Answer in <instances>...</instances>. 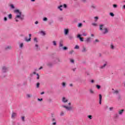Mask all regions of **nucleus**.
<instances>
[{"label": "nucleus", "instance_id": "1", "mask_svg": "<svg viewBox=\"0 0 125 125\" xmlns=\"http://www.w3.org/2000/svg\"><path fill=\"white\" fill-rule=\"evenodd\" d=\"M14 13L16 14L15 18L16 22H19V20L23 21L25 19V15L22 14V12L18 9L14 10Z\"/></svg>", "mask_w": 125, "mask_h": 125}, {"label": "nucleus", "instance_id": "2", "mask_svg": "<svg viewBox=\"0 0 125 125\" xmlns=\"http://www.w3.org/2000/svg\"><path fill=\"white\" fill-rule=\"evenodd\" d=\"M100 31H101L103 35H107L109 33L110 29L107 27H104V24L100 25Z\"/></svg>", "mask_w": 125, "mask_h": 125}, {"label": "nucleus", "instance_id": "3", "mask_svg": "<svg viewBox=\"0 0 125 125\" xmlns=\"http://www.w3.org/2000/svg\"><path fill=\"white\" fill-rule=\"evenodd\" d=\"M68 105H66L65 104H62V108H64V109H65V110H66V111H72V110H73V107L72 106H71V103H69L68 104Z\"/></svg>", "mask_w": 125, "mask_h": 125}, {"label": "nucleus", "instance_id": "4", "mask_svg": "<svg viewBox=\"0 0 125 125\" xmlns=\"http://www.w3.org/2000/svg\"><path fill=\"white\" fill-rule=\"evenodd\" d=\"M107 65H108V62L104 61V64L99 66V69L100 70H104V69L106 68V66H107Z\"/></svg>", "mask_w": 125, "mask_h": 125}, {"label": "nucleus", "instance_id": "5", "mask_svg": "<svg viewBox=\"0 0 125 125\" xmlns=\"http://www.w3.org/2000/svg\"><path fill=\"white\" fill-rule=\"evenodd\" d=\"M87 52V48H86V46L83 45L81 49V52H82V53H86Z\"/></svg>", "mask_w": 125, "mask_h": 125}, {"label": "nucleus", "instance_id": "6", "mask_svg": "<svg viewBox=\"0 0 125 125\" xmlns=\"http://www.w3.org/2000/svg\"><path fill=\"white\" fill-rule=\"evenodd\" d=\"M8 71V68L6 66H3L2 68V73H6Z\"/></svg>", "mask_w": 125, "mask_h": 125}, {"label": "nucleus", "instance_id": "7", "mask_svg": "<svg viewBox=\"0 0 125 125\" xmlns=\"http://www.w3.org/2000/svg\"><path fill=\"white\" fill-rule=\"evenodd\" d=\"M16 117H17V113L15 112H12L11 114V119H12V120H14Z\"/></svg>", "mask_w": 125, "mask_h": 125}, {"label": "nucleus", "instance_id": "8", "mask_svg": "<svg viewBox=\"0 0 125 125\" xmlns=\"http://www.w3.org/2000/svg\"><path fill=\"white\" fill-rule=\"evenodd\" d=\"M62 103H67L68 102V99L65 97H63L62 99Z\"/></svg>", "mask_w": 125, "mask_h": 125}, {"label": "nucleus", "instance_id": "9", "mask_svg": "<svg viewBox=\"0 0 125 125\" xmlns=\"http://www.w3.org/2000/svg\"><path fill=\"white\" fill-rule=\"evenodd\" d=\"M51 122H52V125H57V123L56 122V119L55 118H52Z\"/></svg>", "mask_w": 125, "mask_h": 125}, {"label": "nucleus", "instance_id": "10", "mask_svg": "<svg viewBox=\"0 0 125 125\" xmlns=\"http://www.w3.org/2000/svg\"><path fill=\"white\" fill-rule=\"evenodd\" d=\"M59 62H60V60L59 58H57L53 61V64H57V63H59Z\"/></svg>", "mask_w": 125, "mask_h": 125}, {"label": "nucleus", "instance_id": "11", "mask_svg": "<svg viewBox=\"0 0 125 125\" xmlns=\"http://www.w3.org/2000/svg\"><path fill=\"white\" fill-rule=\"evenodd\" d=\"M124 112H125V109H122L118 111V114L119 115H120L121 116H122V115L124 114Z\"/></svg>", "mask_w": 125, "mask_h": 125}, {"label": "nucleus", "instance_id": "12", "mask_svg": "<svg viewBox=\"0 0 125 125\" xmlns=\"http://www.w3.org/2000/svg\"><path fill=\"white\" fill-rule=\"evenodd\" d=\"M102 104V95L99 94V104L101 105Z\"/></svg>", "mask_w": 125, "mask_h": 125}, {"label": "nucleus", "instance_id": "13", "mask_svg": "<svg viewBox=\"0 0 125 125\" xmlns=\"http://www.w3.org/2000/svg\"><path fill=\"white\" fill-rule=\"evenodd\" d=\"M85 42L86 43H88L89 42H91V38L89 37L87 38L85 40Z\"/></svg>", "mask_w": 125, "mask_h": 125}, {"label": "nucleus", "instance_id": "14", "mask_svg": "<svg viewBox=\"0 0 125 125\" xmlns=\"http://www.w3.org/2000/svg\"><path fill=\"white\" fill-rule=\"evenodd\" d=\"M64 34L65 36H67L69 34V30L68 29H64Z\"/></svg>", "mask_w": 125, "mask_h": 125}, {"label": "nucleus", "instance_id": "15", "mask_svg": "<svg viewBox=\"0 0 125 125\" xmlns=\"http://www.w3.org/2000/svg\"><path fill=\"white\" fill-rule=\"evenodd\" d=\"M112 93L113 94H119V91L118 90H115L114 88H112Z\"/></svg>", "mask_w": 125, "mask_h": 125}, {"label": "nucleus", "instance_id": "16", "mask_svg": "<svg viewBox=\"0 0 125 125\" xmlns=\"http://www.w3.org/2000/svg\"><path fill=\"white\" fill-rule=\"evenodd\" d=\"M53 63L51 62H48L46 63L47 66H48V67H52V66H53Z\"/></svg>", "mask_w": 125, "mask_h": 125}, {"label": "nucleus", "instance_id": "17", "mask_svg": "<svg viewBox=\"0 0 125 125\" xmlns=\"http://www.w3.org/2000/svg\"><path fill=\"white\" fill-rule=\"evenodd\" d=\"M81 36L80 34H78L77 36V38H78V39H80V40L81 42H83V38L81 37Z\"/></svg>", "mask_w": 125, "mask_h": 125}, {"label": "nucleus", "instance_id": "18", "mask_svg": "<svg viewBox=\"0 0 125 125\" xmlns=\"http://www.w3.org/2000/svg\"><path fill=\"white\" fill-rule=\"evenodd\" d=\"M110 49H112V50H114L115 49V46L114 44H113V43H111L110 45Z\"/></svg>", "mask_w": 125, "mask_h": 125}, {"label": "nucleus", "instance_id": "19", "mask_svg": "<svg viewBox=\"0 0 125 125\" xmlns=\"http://www.w3.org/2000/svg\"><path fill=\"white\" fill-rule=\"evenodd\" d=\"M89 92L90 94H94V93H95L94 90H93V89H92V88L89 89Z\"/></svg>", "mask_w": 125, "mask_h": 125}, {"label": "nucleus", "instance_id": "20", "mask_svg": "<svg viewBox=\"0 0 125 125\" xmlns=\"http://www.w3.org/2000/svg\"><path fill=\"white\" fill-rule=\"evenodd\" d=\"M65 114H66V113H65L64 111H61V112H60V116L61 117H64V115H65Z\"/></svg>", "mask_w": 125, "mask_h": 125}, {"label": "nucleus", "instance_id": "21", "mask_svg": "<svg viewBox=\"0 0 125 125\" xmlns=\"http://www.w3.org/2000/svg\"><path fill=\"white\" fill-rule=\"evenodd\" d=\"M59 47H63V41H61L59 42Z\"/></svg>", "mask_w": 125, "mask_h": 125}, {"label": "nucleus", "instance_id": "22", "mask_svg": "<svg viewBox=\"0 0 125 125\" xmlns=\"http://www.w3.org/2000/svg\"><path fill=\"white\" fill-rule=\"evenodd\" d=\"M23 46H24V44L23 43V42H21L19 43V47L20 48H23Z\"/></svg>", "mask_w": 125, "mask_h": 125}, {"label": "nucleus", "instance_id": "23", "mask_svg": "<svg viewBox=\"0 0 125 125\" xmlns=\"http://www.w3.org/2000/svg\"><path fill=\"white\" fill-rule=\"evenodd\" d=\"M62 87H66V86L67 85V84H66V83L65 82H62Z\"/></svg>", "mask_w": 125, "mask_h": 125}, {"label": "nucleus", "instance_id": "24", "mask_svg": "<svg viewBox=\"0 0 125 125\" xmlns=\"http://www.w3.org/2000/svg\"><path fill=\"white\" fill-rule=\"evenodd\" d=\"M24 41H25V42H30L31 41V38H29V39H28L27 38V37H25Z\"/></svg>", "mask_w": 125, "mask_h": 125}, {"label": "nucleus", "instance_id": "25", "mask_svg": "<svg viewBox=\"0 0 125 125\" xmlns=\"http://www.w3.org/2000/svg\"><path fill=\"white\" fill-rule=\"evenodd\" d=\"M62 7H63V5H61L59 6L58 7V9H60V10L61 11H62V10H63V9H62V8H61Z\"/></svg>", "mask_w": 125, "mask_h": 125}, {"label": "nucleus", "instance_id": "26", "mask_svg": "<svg viewBox=\"0 0 125 125\" xmlns=\"http://www.w3.org/2000/svg\"><path fill=\"white\" fill-rule=\"evenodd\" d=\"M69 61H70V62H71L72 63V64L75 63V60H74V59H70Z\"/></svg>", "mask_w": 125, "mask_h": 125}, {"label": "nucleus", "instance_id": "27", "mask_svg": "<svg viewBox=\"0 0 125 125\" xmlns=\"http://www.w3.org/2000/svg\"><path fill=\"white\" fill-rule=\"evenodd\" d=\"M32 94H26L27 98H31V97H32Z\"/></svg>", "mask_w": 125, "mask_h": 125}, {"label": "nucleus", "instance_id": "28", "mask_svg": "<svg viewBox=\"0 0 125 125\" xmlns=\"http://www.w3.org/2000/svg\"><path fill=\"white\" fill-rule=\"evenodd\" d=\"M40 34H41L42 36H45V32L43 31H40Z\"/></svg>", "mask_w": 125, "mask_h": 125}, {"label": "nucleus", "instance_id": "29", "mask_svg": "<svg viewBox=\"0 0 125 125\" xmlns=\"http://www.w3.org/2000/svg\"><path fill=\"white\" fill-rule=\"evenodd\" d=\"M78 28H82V27H83V23H78Z\"/></svg>", "mask_w": 125, "mask_h": 125}, {"label": "nucleus", "instance_id": "30", "mask_svg": "<svg viewBox=\"0 0 125 125\" xmlns=\"http://www.w3.org/2000/svg\"><path fill=\"white\" fill-rule=\"evenodd\" d=\"M12 47L11 46H7L6 48L5 49H12Z\"/></svg>", "mask_w": 125, "mask_h": 125}, {"label": "nucleus", "instance_id": "31", "mask_svg": "<svg viewBox=\"0 0 125 125\" xmlns=\"http://www.w3.org/2000/svg\"><path fill=\"white\" fill-rule=\"evenodd\" d=\"M53 45H54V46H56V45H57L56 41H53Z\"/></svg>", "mask_w": 125, "mask_h": 125}, {"label": "nucleus", "instance_id": "32", "mask_svg": "<svg viewBox=\"0 0 125 125\" xmlns=\"http://www.w3.org/2000/svg\"><path fill=\"white\" fill-rule=\"evenodd\" d=\"M35 49L36 50H38V49H39V45H38V44H35Z\"/></svg>", "mask_w": 125, "mask_h": 125}, {"label": "nucleus", "instance_id": "33", "mask_svg": "<svg viewBox=\"0 0 125 125\" xmlns=\"http://www.w3.org/2000/svg\"><path fill=\"white\" fill-rule=\"evenodd\" d=\"M8 17L9 19H12V15L11 14H10L8 15Z\"/></svg>", "mask_w": 125, "mask_h": 125}, {"label": "nucleus", "instance_id": "34", "mask_svg": "<svg viewBox=\"0 0 125 125\" xmlns=\"http://www.w3.org/2000/svg\"><path fill=\"white\" fill-rule=\"evenodd\" d=\"M10 6L11 8H12V9H14V8H15V7L14 6V4H11Z\"/></svg>", "mask_w": 125, "mask_h": 125}, {"label": "nucleus", "instance_id": "35", "mask_svg": "<svg viewBox=\"0 0 125 125\" xmlns=\"http://www.w3.org/2000/svg\"><path fill=\"white\" fill-rule=\"evenodd\" d=\"M96 42H99V40H98V39H96V40L93 42V43H96Z\"/></svg>", "mask_w": 125, "mask_h": 125}, {"label": "nucleus", "instance_id": "36", "mask_svg": "<svg viewBox=\"0 0 125 125\" xmlns=\"http://www.w3.org/2000/svg\"><path fill=\"white\" fill-rule=\"evenodd\" d=\"M79 48L80 46L78 45H76L74 47V49H79Z\"/></svg>", "mask_w": 125, "mask_h": 125}, {"label": "nucleus", "instance_id": "37", "mask_svg": "<svg viewBox=\"0 0 125 125\" xmlns=\"http://www.w3.org/2000/svg\"><path fill=\"white\" fill-rule=\"evenodd\" d=\"M113 8H118V5L114 4L113 5Z\"/></svg>", "mask_w": 125, "mask_h": 125}, {"label": "nucleus", "instance_id": "38", "mask_svg": "<svg viewBox=\"0 0 125 125\" xmlns=\"http://www.w3.org/2000/svg\"><path fill=\"white\" fill-rule=\"evenodd\" d=\"M92 26H94V27L97 26V23H95V22H94V23H92Z\"/></svg>", "mask_w": 125, "mask_h": 125}, {"label": "nucleus", "instance_id": "39", "mask_svg": "<svg viewBox=\"0 0 125 125\" xmlns=\"http://www.w3.org/2000/svg\"><path fill=\"white\" fill-rule=\"evenodd\" d=\"M98 17H95L94 19H95V22H97V20H98Z\"/></svg>", "mask_w": 125, "mask_h": 125}, {"label": "nucleus", "instance_id": "40", "mask_svg": "<svg viewBox=\"0 0 125 125\" xmlns=\"http://www.w3.org/2000/svg\"><path fill=\"white\" fill-rule=\"evenodd\" d=\"M91 8H93V9H95V8H96V6L94 5H92L91 6Z\"/></svg>", "mask_w": 125, "mask_h": 125}, {"label": "nucleus", "instance_id": "41", "mask_svg": "<svg viewBox=\"0 0 125 125\" xmlns=\"http://www.w3.org/2000/svg\"><path fill=\"white\" fill-rule=\"evenodd\" d=\"M96 86L98 89H100V88H101V86L99 85H96Z\"/></svg>", "mask_w": 125, "mask_h": 125}, {"label": "nucleus", "instance_id": "42", "mask_svg": "<svg viewBox=\"0 0 125 125\" xmlns=\"http://www.w3.org/2000/svg\"><path fill=\"white\" fill-rule=\"evenodd\" d=\"M21 121H22L23 122H25V117L22 116L21 117Z\"/></svg>", "mask_w": 125, "mask_h": 125}, {"label": "nucleus", "instance_id": "43", "mask_svg": "<svg viewBox=\"0 0 125 125\" xmlns=\"http://www.w3.org/2000/svg\"><path fill=\"white\" fill-rule=\"evenodd\" d=\"M114 118H119V114H115L114 115Z\"/></svg>", "mask_w": 125, "mask_h": 125}, {"label": "nucleus", "instance_id": "44", "mask_svg": "<svg viewBox=\"0 0 125 125\" xmlns=\"http://www.w3.org/2000/svg\"><path fill=\"white\" fill-rule=\"evenodd\" d=\"M40 84H41L40 83H37V85H36L37 88H39V87H40Z\"/></svg>", "mask_w": 125, "mask_h": 125}, {"label": "nucleus", "instance_id": "45", "mask_svg": "<svg viewBox=\"0 0 125 125\" xmlns=\"http://www.w3.org/2000/svg\"><path fill=\"white\" fill-rule=\"evenodd\" d=\"M62 5V7H64V8H67V4H64L63 5Z\"/></svg>", "mask_w": 125, "mask_h": 125}, {"label": "nucleus", "instance_id": "46", "mask_svg": "<svg viewBox=\"0 0 125 125\" xmlns=\"http://www.w3.org/2000/svg\"><path fill=\"white\" fill-rule=\"evenodd\" d=\"M88 118L90 119V120H92V116L91 115H88Z\"/></svg>", "mask_w": 125, "mask_h": 125}, {"label": "nucleus", "instance_id": "47", "mask_svg": "<svg viewBox=\"0 0 125 125\" xmlns=\"http://www.w3.org/2000/svg\"><path fill=\"white\" fill-rule=\"evenodd\" d=\"M36 73L35 72H33V73H31V74H30V76H31V77H33V76L34 75H36Z\"/></svg>", "mask_w": 125, "mask_h": 125}, {"label": "nucleus", "instance_id": "48", "mask_svg": "<svg viewBox=\"0 0 125 125\" xmlns=\"http://www.w3.org/2000/svg\"><path fill=\"white\" fill-rule=\"evenodd\" d=\"M69 54H73L74 53V50H72L69 52Z\"/></svg>", "mask_w": 125, "mask_h": 125}, {"label": "nucleus", "instance_id": "49", "mask_svg": "<svg viewBox=\"0 0 125 125\" xmlns=\"http://www.w3.org/2000/svg\"><path fill=\"white\" fill-rule=\"evenodd\" d=\"M83 36L84 37H86V36H87V34L86 33H83Z\"/></svg>", "mask_w": 125, "mask_h": 125}, {"label": "nucleus", "instance_id": "50", "mask_svg": "<svg viewBox=\"0 0 125 125\" xmlns=\"http://www.w3.org/2000/svg\"><path fill=\"white\" fill-rule=\"evenodd\" d=\"M62 49H63V50H67V49H68V47H63L62 48Z\"/></svg>", "mask_w": 125, "mask_h": 125}, {"label": "nucleus", "instance_id": "51", "mask_svg": "<svg viewBox=\"0 0 125 125\" xmlns=\"http://www.w3.org/2000/svg\"><path fill=\"white\" fill-rule=\"evenodd\" d=\"M37 79L39 80L40 79V75H39L38 73L37 74Z\"/></svg>", "mask_w": 125, "mask_h": 125}, {"label": "nucleus", "instance_id": "52", "mask_svg": "<svg viewBox=\"0 0 125 125\" xmlns=\"http://www.w3.org/2000/svg\"><path fill=\"white\" fill-rule=\"evenodd\" d=\"M110 16H112V17H113V16H114L115 15H114V13H110Z\"/></svg>", "mask_w": 125, "mask_h": 125}, {"label": "nucleus", "instance_id": "53", "mask_svg": "<svg viewBox=\"0 0 125 125\" xmlns=\"http://www.w3.org/2000/svg\"><path fill=\"white\" fill-rule=\"evenodd\" d=\"M38 101H40V102L42 101V98H41V99L38 98Z\"/></svg>", "mask_w": 125, "mask_h": 125}, {"label": "nucleus", "instance_id": "54", "mask_svg": "<svg viewBox=\"0 0 125 125\" xmlns=\"http://www.w3.org/2000/svg\"><path fill=\"white\" fill-rule=\"evenodd\" d=\"M47 21V18H44L43 19V21Z\"/></svg>", "mask_w": 125, "mask_h": 125}, {"label": "nucleus", "instance_id": "55", "mask_svg": "<svg viewBox=\"0 0 125 125\" xmlns=\"http://www.w3.org/2000/svg\"><path fill=\"white\" fill-rule=\"evenodd\" d=\"M81 1L84 3H85V2H86V0H81Z\"/></svg>", "mask_w": 125, "mask_h": 125}, {"label": "nucleus", "instance_id": "56", "mask_svg": "<svg viewBox=\"0 0 125 125\" xmlns=\"http://www.w3.org/2000/svg\"><path fill=\"white\" fill-rule=\"evenodd\" d=\"M34 41L36 42H38V39L37 38H34Z\"/></svg>", "mask_w": 125, "mask_h": 125}, {"label": "nucleus", "instance_id": "57", "mask_svg": "<svg viewBox=\"0 0 125 125\" xmlns=\"http://www.w3.org/2000/svg\"><path fill=\"white\" fill-rule=\"evenodd\" d=\"M114 109V107H111L109 108V111H113V109Z\"/></svg>", "mask_w": 125, "mask_h": 125}, {"label": "nucleus", "instance_id": "58", "mask_svg": "<svg viewBox=\"0 0 125 125\" xmlns=\"http://www.w3.org/2000/svg\"><path fill=\"white\" fill-rule=\"evenodd\" d=\"M69 40H73V37L72 36H69Z\"/></svg>", "mask_w": 125, "mask_h": 125}, {"label": "nucleus", "instance_id": "59", "mask_svg": "<svg viewBox=\"0 0 125 125\" xmlns=\"http://www.w3.org/2000/svg\"><path fill=\"white\" fill-rule=\"evenodd\" d=\"M4 21H7V18L6 17L4 18Z\"/></svg>", "mask_w": 125, "mask_h": 125}, {"label": "nucleus", "instance_id": "60", "mask_svg": "<svg viewBox=\"0 0 125 125\" xmlns=\"http://www.w3.org/2000/svg\"><path fill=\"white\" fill-rule=\"evenodd\" d=\"M76 70H77L76 68H74L72 69V71H73V72H75L76 71Z\"/></svg>", "mask_w": 125, "mask_h": 125}, {"label": "nucleus", "instance_id": "61", "mask_svg": "<svg viewBox=\"0 0 125 125\" xmlns=\"http://www.w3.org/2000/svg\"><path fill=\"white\" fill-rule=\"evenodd\" d=\"M42 66H41L39 68V70H42Z\"/></svg>", "mask_w": 125, "mask_h": 125}, {"label": "nucleus", "instance_id": "62", "mask_svg": "<svg viewBox=\"0 0 125 125\" xmlns=\"http://www.w3.org/2000/svg\"><path fill=\"white\" fill-rule=\"evenodd\" d=\"M91 83H94V80H92L91 81Z\"/></svg>", "mask_w": 125, "mask_h": 125}, {"label": "nucleus", "instance_id": "63", "mask_svg": "<svg viewBox=\"0 0 125 125\" xmlns=\"http://www.w3.org/2000/svg\"><path fill=\"white\" fill-rule=\"evenodd\" d=\"M69 86H71V87H73V84L72 83L70 84Z\"/></svg>", "mask_w": 125, "mask_h": 125}, {"label": "nucleus", "instance_id": "64", "mask_svg": "<svg viewBox=\"0 0 125 125\" xmlns=\"http://www.w3.org/2000/svg\"><path fill=\"white\" fill-rule=\"evenodd\" d=\"M123 8H124V9H125V5H124L123 6Z\"/></svg>", "mask_w": 125, "mask_h": 125}]
</instances>
